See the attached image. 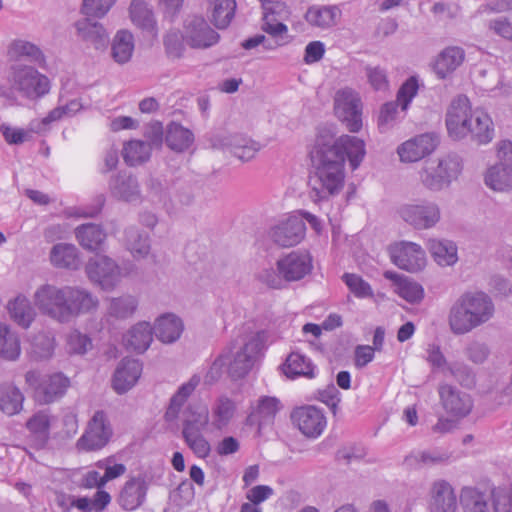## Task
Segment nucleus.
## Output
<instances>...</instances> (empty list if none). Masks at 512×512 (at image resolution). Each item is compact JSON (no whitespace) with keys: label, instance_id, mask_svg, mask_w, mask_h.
Masks as SVG:
<instances>
[{"label":"nucleus","instance_id":"f257e3e1","mask_svg":"<svg viewBox=\"0 0 512 512\" xmlns=\"http://www.w3.org/2000/svg\"><path fill=\"white\" fill-rule=\"evenodd\" d=\"M366 154L365 143L356 136L342 135L335 138L328 128H320L316 134L310 157L314 171L309 185L318 200L337 195L344 187L345 159L353 170L357 169Z\"/></svg>","mask_w":512,"mask_h":512},{"label":"nucleus","instance_id":"f03ea898","mask_svg":"<svg viewBox=\"0 0 512 512\" xmlns=\"http://www.w3.org/2000/svg\"><path fill=\"white\" fill-rule=\"evenodd\" d=\"M495 314L492 298L482 291L463 293L451 305L448 325L455 335H465L488 323Z\"/></svg>","mask_w":512,"mask_h":512},{"label":"nucleus","instance_id":"7ed1b4c3","mask_svg":"<svg viewBox=\"0 0 512 512\" xmlns=\"http://www.w3.org/2000/svg\"><path fill=\"white\" fill-rule=\"evenodd\" d=\"M50 90V78L34 65L24 62L10 64L5 78L0 82V95L8 100L21 97L36 101L49 94Z\"/></svg>","mask_w":512,"mask_h":512},{"label":"nucleus","instance_id":"20e7f679","mask_svg":"<svg viewBox=\"0 0 512 512\" xmlns=\"http://www.w3.org/2000/svg\"><path fill=\"white\" fill-rule=\"evenodd\" d=\"M182 420V436L186 445L199 458H206L211 452V445L204 436L211 431L210 413L206 405L189 403L180 418Z\"/></svg>","mask_w":512,"mask_h":512},{"label":"nucleus","instance_id":"39448f33","mask_svg":"<svg viewBox=\"0 0 512 512\" xmlns=\"http://www.w3.org/2000/svg\"><path fill=\"white\" fill-rule=\"evenodd\" d=\"M463 171V160L456 153L425 161L418 172L421 185L430 192H440L456 181Z\"/></svg>","mask_w":512,"mask_h":512},{"label":"nucleus","instance_id":"423d86ee","mask_svg":"<svg viewBox=\"0 0 512 512\" xmlns=\"http://www.w3.org/2000/svg\"><path fill=\"white\" fill-rule=\"evenodd\" d=\"M132 271L133 265L120 267L112 258L104 255L90 258L86 265L88 278L105 291L115 289Z\"/></svg>","mask_w":512,"mask_h":512},{"label":"nucleus","instance_id":"0eeeda50","mask_svg":"<svg viewBox=\"0 0 512 512\" xmlns=\"http://www.w3.org/2000/svg\"><path fill=\"white\" fill-rule=\"evenodd\" d=\"M25 381L34 390L37 401L44 404L62 398L70 386V379L61 372L41 376L36 371H28Z\"/></svg>","mask_w":512,"mask_h":512},{"label":"nucleus","instance_id":"6e6552de","mask_svg":"<svg viewBox=\"0 0 512 512\" xmlns=\"http://www.w3.org/2000/svg\"><path fill=\"white\" fill-rule=\"evenodd\" d=\"M334 111L352 133L362 128V101L359 93L352 88L339 89L334 97Z\"/></svg>","mask_w":512,"mask_h":512},{"label":"nucleus","instance_id":"1a4fd4ad","mask_svg":"<svg viewBox=\"0 0 512 512\" xmlns=\"http://www.w3.org/2000/svg\"><path fill=\"white\" fill-rule=\"evenodd\" d=\"M67 286L59 287L54 284L40 285L34 293V304L39 311L50 318L65 323L67 302Z\"/></svg>","mask_w":512,"mask_h":512},{"label":"nucleus","instance_id":"9d476101","mask_svg":"<svg viewBox=\"0 0 512 512\" xmlns=\"http://www.w3.org/2000/svg\"><path fill=\"white\" fill-rule=\"evenodd\" d=\"M267 235L280 248L295 247L304 240L306 225L299 215H287L271 225Z\"/></svg>","mask_w":512,"mask_h":512},{"label":"nucleus","instance_id":"9b49d317","mask_svg":"<svg viewBox=\"0 0 512 512\" xmlns=\"http://www.w3.org/2000/svg\"><path fill=\"white\" fill-rule=\"evenodd\" d=\"M403 221L418 230L435 227L441 219V210L436 202L421 200L402 205L398 210Z\"/></svg>","mask_w":512,"mask_h":512},{"label":"nucleus","instance_id":"f8f14e48","mask_svg":"<svg viewBox=\"0 0 512 512\" xmlns=\"http://www.w3.org/2000/svg\"><path fill=\"white\" fill-rule=\"evenodd\" d=\"M474 110L464 95L455 97L446 112L445 124L450 138L462 140L469 135Z\"/></svg>","mask_w":512,"mask_h":512},{"label":"nucleus","instance_id":"ddd939ff","mask_svg":"<svg viewBox=\"0 0 512 512\" xmlns=\"http://www.w3.org/2000/svg\"><path fill=\"white\" fill-rule=\"evenodd\" d=\"M389 255L394 265L410 273L421 272L427 265L425 250L415 242H396L390 245Z\"/></svg>","mask_w":512,"mask_h":512},{"label":"nucleus","instance_id":"4468645a","mask_svg":"<svg viewBox=\"0 0 512 512\" xmlns=\"http://www.w3.org/2000/svg\"><path fill=\"white\" fill-rule=\"evenodd\" d=\"M210 146L214 149L228 150L241 161H249L261 150L260 143L240 134L226 132L213 133L209 138Z\"/></svg>","mask_w":512,"mask_h":512},{"label":"nucleus","instance_id":"2eb2a0df","mask_svg":"<svg viewBox=\"0 0 512 512\" xmlns=\"http://www.w3.org/2000/svg\"><path fill=\"white\" fill-rule=\"evenodd\" d=\"M112 436V428L103 411H97L88 423L84 434L77 441V448L95 451L107 445Z\"/></svg>","mask_w":512,"mask_h":512},{"label":"nucleus","instance_id":"dca6fc26","mask_svg":"<svg viewBox=\"0 0 512 512\" xmlns=\"http://www.w3.org/2000/svg\"><path fill=\"white\" fill-rule=\"evenodd\" d=\"M291 421L305 437L311 439L321 436L327 425L323 411L312 405L295 408Z\"/></svg>","mask_w":512,"mask_h":512},{"label":"nucleus","instance_id":"f3484780","mask_svg":"<svg viewBox=\"0 0 512 512\" xmlns=\"http://www.w3.org/2000/svg\"><path fill=\"white\" fill-rule=\"evenodd\" d=\"M286 282L303 279L312 269V257L308 251L294 250L282 255L276 262Z\"/></svg>","mask_w":512,"mask_h":512},{"label":"nucleus","instance_id":"a211bd4d","mask_svg":"<svg viewBox=\"0 0 512 512\" xmlns=\"http://www.w3.org/2000/svg\"><path fill=\"white\" fill-rule=\"evenodd\" d=\"M261 349L259 334L252 336L232 357L226 355L228 372L233 378L244 377L252 368Z\"/></svg>","mask_w":512,"mask_h":512},{"label":"nucleus","instance_id":"6ab92c4d","mask_svg":"<svg viewBox=\"0 0 512 512\" xmlns=\"http://www.w3.org/2000/svg\"><path fill=\"white\" fill-rule=\"evenodd\" d=\"M438 142V136L435 133H423L399 145L397 153L402 162H417L430 155L436 149Z\"/></svg>","mask_w":512,"mask_h":512},{"label":"nucleus","instance_id":"aec40b11","mask_svg":"<svg viewBox=\"0 0 512 512\" xmlns=\"http://www.w3.org/2000/svg\"><path fill=\"white\" fill-rule=\"evenodd\" d=\"M67 302L65 323L81 314H88L96 311L99 307V299L84 288L67 286Z\"/></svg>","mask_w":512,"mask_h":512},{"label":"nucleus","instance_id":"412c9836","mask_svg":"<svg viewBox=\"0 0 512 512\" xmlns=\"http://www.w3.org/2000/svg\"><path fill=\"white\" fill-rule=\"evenodd\" d=\"M439 396L444 410L453 417L463 418L473 408L471 396L455 386L449 384L441 385Z\"/></svg>","mask_w":512,"mask_h":512},{"label":"nucleus","instance_id":"4be33fe9","mask_svg":"<svg viewBox=\"0 0 512 512\" xmlns=\"http://www.w3.org/2000/svg\"><path fill=\"white\" fill-rule=\"evenodd\" d=\"M131 23L152 38H157L159 26L154 8L146 0H131L128 6Z\"/></svg>","mask_w":512,"mask_h":512},{"label":"nucleus","instance_id":"5701e85b","mask_svg":"<svg viewBox=\"0 0 512 512\" xmlns=\"http://www.w3.org/2000/svg\"><path fill=\"white\" fill-rule=\"evenodd\" d=\"M148 483L144 477L138 475L129 478L122 486L117 502L125 511H135L146 501Z\"/></svg>","mask_w":512,"mask_h":512},{"label":"nucleus","instance_id":"b1692460","mask_svg":"<svg viewBox=\"0 0 512 512\" xmlns=\"http://www.w3.org/2000/svg\"><path fill=\"white\" fill-rule=\"evenodd\" d=\"M23 59L29 60L40 68L47 66V57L37 44L25 39H15L7 48L8 66L15 62H23Z\"/></svg>","mask_w":512,"mask_h":512},{"label":"nucleus","instance_id":"393cba45","mask_svg":"<svg viewBox=\"0 0 512 512\" xmlns=\"http://www.w3.org/2000/svg\"><path fill=\"white\" fill-rule=\"evenodd\" d=\"M143 371L137 359L124 358L118 364L112 379V387L118 394H124L136 385Z\"/></svg>","mask_w":512,"mask_h":512},{"label":"nucleus","instance_id":"a878e982","mask_svg":"<svg viewBox=\"0 0 512 512\" xmlns=\"http://www.w3.org/2000/svg\"><path fill=\"white\" fill-rule=\"evenodd\" d=\"M77 37L99 50L107 46L109 33L101 22L92 17H84L74 23Z\"/></svg>","mask_w":512,"mask_h":512},{"label":"nucleus","instance_id":"bb28decb","mask_svg":"<svg viewBox=\"0 0 512 512\" xmlns=\"http://www.w3.org/2000/svg\"><path fill=\"white\" fill-rule=\"evenodd\" d=\"M456 506V495L451 484L442 479L434 481L429 491V511L455 512Z\"/></svg>","mask_w":512,"mask_h":512},{"label":"nucleus","instance_id":"cd10ccee","mask_svg":"<svg viewBox=\"0 0 512 512\" xmlns=\"http://www.w3.org/2000/svg\"><path fill=\"white\" fill-rule=\"evenodd\" d=\"M342 16V11L337 5H311L304 18L306 22L313 28L320 30H328L335 27Z\"/></svg>","mask_w":512,"mask_h":512},{"label":"nucleus","instance_id":"c85d7f7f","mask_svg":"<svg viewBox=\"0 0 512 512\" xmlns=\"http://www.w3.org/2000/svg\"><path fill=\"white\" fill-rule=\"evenodd\" d=\"M186 40L193 48H208L216 44L219 35L201 17H194L186 25Z\"/></svg>","mask_w":512,"mask_h":512},{"label":"nucleus","instance_id":"c756f323","mask_svg":"<svg viewBox=\"0 0 512 512\" xmlns=\"http://www.w3.org/2000/svg\"><path fill=\"white\" fill-rule=\"evenodd\" d=\"M200 381L201 377L198 374H194L187 382L179 386L177 391L172 395L166 409V421L174 422L182 417L183 411L187 407V401L200 384Z\"/></svg>","mask_w":512,"mask_h":512},{"label":"nucleus","instance_id":"7c9ffc66","mask_svg":"<svg viewBox=\"0 0 512 512\" xmlns=\"http://www.w3.org/2000/svg\"><path fill=\"white\" fill-rule=\"evenodd\" d=\"M263 8L262 29L273 37L282 36L287 33L288 28L281 23L276 16L282 17L287 13L284 2L274 0H259Z\"/></svg>","mask_w":512,"mask_h":512},{"label":"nucleus","instance_id":"2f4dec72","mask_svg":"<svg viewBox=\"0 0 512 512\" xmlns=\"http://www.w3.org/2000/svg\"><path fill=\"white\" fill-rule=\"evenodd\" d=\"M281 370L288 379L294 380L299 377L312 379L316 376L317 369L309 357L293 351L281 365Z\"/></svg>","mask_w":512,"mask_h":512},{"label":"nucleus","instance_id":"473e14b6","mask_svg":"<svg viewBox=\"0 0 512 512\" xmlns=\"http://www.w3.org/2000/svg\"><path fill=\"white\" fill-rule=\"evenodd\" d=\"M465 60V51L458 46L443 49L435 59L433 70L439 79L451 75Z\"/></svg>","mask_w":512,"mask_h":512},{"label":"nucleus","instance_id":"72a5a7b5","mask_svg":"<svg viewBox=\"0 0 512 512\" xmlns=\"http://www.w3.org/2000/svg\"><path fill=\"white\" fill-rule=\"evenodd\" d=\"M152 329L161 342L169 344L180 338L184 325L177 315L165 313L155 320Z\"/></svg>","mask_w":512,"mask_h":512},{"label":"nucleus","instance_id":"f704fd0d","mask_svg":"<svg viewBox=\"0 0 512 512\" xmlns=\"http://www.w3.org/2000/svg\"><path fill=\"white\" fill-rule=\"evenodd\" d=\"M123 245L136 260L146 259L151 251V243L148 233L135 226L125 229Z\"/></svg>","mask_w":512,"mask_h":512},{"label":"nucleus","instance_id":"c9c22d12","mask_svg":"<svg viewBox=\"0 0 512 512\" xmlns=\"http://www.w3.org/2000/svg\"><path fill=\"white\" fill-rule=\"evenodd\" d=\"M426 247L433 260L441 267L453 266L458 261V248L451 240L429 238Z\"/></svg>","mask_w":512,"mask_h":512},{"label":"nucleus","instance_id":"e433bc0d","mask_svg":"<svg viewBox=\"0 0 512 512\" xmlns=\"http://www.w3.org/2000/svg\"><path fill=\"white\" fill-rule=\"evenodd\" d=\"M237 412L236 403L227 396L216 398L211 407V431H220L227 427Z\"/></svg>","mask_w":512,"mask_h":512},{"label":"nucleus","instance_id":"4c0bfd02","mask_svg":"<svg viewBox=\"0 0 512 512\" xmlns=\"http://www.w3.org/2000/svg\"><path fill=\"white\" fill-rule=\"evenodd\" d=\"M135 40L133 33L128 29H120L113 36L111 42V56L118 64L128 63L134 53Z\"/></svg>","mask_w":512,"mask_h":512},{"label":"nucleus","instance_id":"58836bf2","mask_svg":"<svg viewBox=\"0 0 512 512\" xmlns=\"http://www.w3.org/2000/svg\"><path fill=\"white\" fill-rule=\"evenodd\" d=\"M49 260L56 268L75 270L80 264L79 251L73 244L58 243L51 248Z\"/></svg>","mask_w":512,"mask_h":512},{"label":"nucleus","instance_id":"ea45409f","mask_svg":"<svg viewBox=\"0 0 512 512\" xmlns=\"http://www.w3.org/2000/svg\"><path fill=\"white\" fill-rule=\"evenodd\" d=\"M111 194L122 201L132 202L140 198V189L135 177L125 173L112 178L109 183Z\"/></svg>","mask_w":512,"mask_h":512},{"label":"nucleus","instance_id":"a19ab883","mask_svg":"<svg viewBox=\"0 0 512 512\" xmlns=\"http://www.w3.org/2000/svg\"><path fill=\"white\" fill-rule=\"evenodd\" d=\"M484 183L494 192L512 191V167L500 164L490 166L484 174Z\"/></svg>","mask_w":512,"mask_h":512},{"label":"nucleus","instance_id":"79ce46f5","mask_svg":"<svg viewBox=\"0 0 512 512\" xmlns=\"http://www.w3.org/2000/svg\"><path fill=\"white\" fill-rule=\"evenodd\" d=\"M153 340V329L149 322L136 323L125 334L124 342L128 348L138 353L146 351Z\"/></svg>","mask_w":512,"mask_h":512},{"label":"nucleus","instance_id":"37998d69","mask_svg":"<svg viewBox=\"0 0 512 512\" xmlns=\"http://www.w3.org/2000/svg\"><path fill=\"white\" fill-rule=\"evenodd\" d=\"M469 135L479 144H487L494 137V125L489 114L481 108L474 109Z\"/></svg>","mask_w":512,"mask_h":512},{"label":"nucleus","instance_id":"c03bdc74","mask_svg":"<svg viewBox=\"0 0 512 512\" xmlns=\"http://www.w3.org/2000/svg\"><path fill=\"white\" fill-rule=\"evenodd\" d=\"M75 237L84 249L97 251L103 248L107 235L101 226L87 223L76 228Z\"/></svg>","mask_w":512,"mask_h":512},{"label":"nucleus","instance_id":"a18cd8bd","mask_svg":"<svg viewBox=\"0 0 512 512\" xmlns=\"http://www.w3.org/2000/svg\"><path fill=\"white\" fill-rule=\"evenodd\" d=\"M490 501L491 493L473 487L461 490L460 503L464 512H490Z\"/></svg>","mask_w":512,"mask_h":512},{"label":"nucleus","instance_id":"49530a36","mask_svg":"<svg viewBox=\"0 0 512 512\" xmlns=\"http://www.w3.org/2000/svg\"><path fill=\"white\" fill-rule=\"evenodd\" d=\"M54 420L47 410H43L33 414L26 422V428L39 445L42 446L48 441Z\"/></svg>","mask_w":512,"mask_h":512},{"label":"nucleus","instance_id":"de8ad7c7","mask_svg":"<svg viewBox=\"0 0 512 512\" xmlns=\"http://www.w3.org/2000/svg\"><path fill=\"white\" fill-rule=\"evenodd\" d=\"M7 310L10 317L23 328H28L35 318V311L29 299L23 295H18L13 300H10Z\"/></svg>","mask_w":512,"mask_h":512},{"label":"nucleus","instance_id":"09e8293b","mask_svg":"<svg viewBox=\"0 0 512 512\" xmlns=\"http://www.w3.org/2000/svg\"><path fill=\"white\" fill-rule=\"evenodd\" d=\"M138 308L137 297L131 294H124L109 299L107 315L119 320H125L134 315Z\"/></svg>","mask_w":512,"mask_h":512},{"label":"nucleus","instance_id":"8fccbe9b","mask_svg":"<svg viewBox=\"0 0 512 512\" xmlns=\"http://www.w3.org/2000/svg\"><path fill=\"white\" fill-rule=\"evenodd\" d=\"M22 392L11 383L0 385V411L12 416L19 413L23 407Z\"/></svg>","mask_w":512,"mask_h":512},{"label":"nucleus","instance_id":"3c124183","mask_svg":"<svg viewBox=\"0 0 512 512\" xmlns=\"http://www.w3.org/2000/svg\"><path fill=\"white\" fill-rule=\"evenodd\" d=\"M21 353L19 336L6 325L0 323V356L8 361H15Z\"/></svg>","mask_w":512,"mask_h":512},{"label":"nucleus","instance_id":"603ef678","mask_svg":"<svg viewBox=\"0 0 512 512\" xmlns=\"http://www.w3.org/2000/svg\"><path fill=\"white\" fill-rule=\"evenodd\" d=\"M151 155V145L141 140H131L123 147V158L130 166L146 162Z\"/></svg>","mask_w":512,"mask_h":512},{"label":"nucleus","instance_id":"864d4df0","mask_svg":"<svg viewBox=\"0 0 512 512\" xmlns=\"http://www.w3.org/2000/svg\"><path fill=\"white\" fill-rule=\"evenodd\" d=\"M280 409V402L275 397H263L250 415L251 422H258L261 427L270 423Z\"/></svg>","mask_w":512,"mask_h":512},{"label":"nucleus","instance_id":"5fc2aeb1","mask_svg":"<svg viewBox=\"0 0 512 512\" xmlns=\"http://www.w3.org/2000/svg\"><path fill=\"white\" fill-rule=\"evenodd\" d=\"M211 7V20L214 25L219 29L226 28L234 17L235 0H212Z\"/></svg>","mask_w":512,"mask_h":512},{"label":"nucleus","instance_id":"6e6d98bb","mask_svg":"<svg viewBox=\"0 0 512 512\" xmlns=\"http://www.w3.org/2000/svg\"><path fill=\"white\" fill-rule=\"evenodd\" d=\"M193 141L194 136L189 129L176 123L169 125L166 134V143L171 149L184 151L192 145Z\"/></svg>","mask_w":512,"mask_h":512},{"label":"nucleus","instance_id":"4d7b16f0","mask_svg":"<svg viewBox=\"0 0 512 512\" xmlns=\"http://www.w3.org/2000/svg\"><path fill=\"white\" fill-rule=\"evenodd\" d=\"M117 0H82L80 13L86 17L103 19L115 6Z\"/></svg>","mask_w":512,"mask_h":512},{"label":"nucleus","instance_id":"13d9d810","mask_svg":"<svg viewBox=\"0 0 512 512\" xmlns=\"http://www.w3.org/2000/svg\"><path fill=\"white\" fill-rule=\"evenodd\" d=\"M96 467L104 470V479L106 483L120 478L126 471V465L119 462L116 455L108 456L96 462Z\"/></svg>","mask_w":512,"mask_h":512},{"label":"nucleus","instance_id":"bf43d9fd","mask_svg":"<svg viewBox=\"0 0 512 512\" xmlns=\"http://www.w3.org/2000/svg\"><path fill=\"white\" fill-rule=\"evenodd\" d=\"M342 280L356 298L364 299L373 297L372 287L361 276L354 273H345L342 276Z\"/></svg>","mask_w":512,"mask_h":512},{"label":"nucleus","instance_id":"052dcab7","mask_svg":"<svg viewBox=\"0 0 512 512\" xmlns=\"http://www.w3.org/2000/svg\"><path fill=\"white\" fill-rule=\"evenodd\" d=\"M394 292L409 303H419L424 297L423 287L408 277L399 283Z\"/></svg>","mask_w":512,"mask_h":512},{"label":"nucleus","instance_id":"680f3d73","mask_svg":"<svg viewBox=\"0 0 512 512\" xmlns=\"http://www.w3.org/2000/svg\"><path fill=\"white\" fill-rule=\"evenodd\" d=\"M54 351V340L48 333H39L31 341V354L37 359L49 358Z\"/></svg>","mask_w":512,"mask_h":512},{"label":"nucleus","instance_id":"e2e57ef3","mask_svg":"<svg viewBox=\"0 0 512 512\" xmlns=\"http://www.w3.org/2000/svg\"><path fill=\"white\" fill-rule=\"evenodd\" d=\"M419 90V82L417 77H409L399 88L396 101L400 105L402 111L409 108L410 103L416 97Z\"/></svg>","mask_w":512,"mask_h":512},{"label":"nucleus","instance_id":"0e129e2a","mask_svg":"<svg viewBox=\"0 0 512 512\" xmlns=\"http://www.w3.org/2000/svg\"><path fill=\"white\" fill-rule=\"evenodd\" d=\"M447 374L453 376L461 385L467 388H472L476 384L473 369L463 362L450 363Z\"/></svg>","mask_w":512,"mask_h":512},{"label":"nucleus","instance_id":"69168bd1","mask_svg":"<svg viewBox=\"0 0 512 512\" xmlns=\"http://www.w3.org/2000/svg\"><path fill=\"white\" fill-rule=\"evenodd\" d=\"M67 349L72 354L83 355L92 349V340L88 335L74 330L67 337Z\"/></svg>","mask_w":512,"mask_h":512},{"label":"nucleus","instance_id":"338daca9","mask_svg":"<svg viewBox=\"0 0 512 512\" xmlns=\"http://www.w3.org/2000/svg\"><path fill=\"white\" fill-rule=\"evenodd\" d=\"M149 196L154 204L161 206L168 213L177 208V204L172 200L169 192L160 182L152 183Z\"/></svg>","mask_w":512,"mask_h":512},{"label":"nucleus","instance_id":"774afa93","mask_svg":"<svg viewBox=\"0 0 512 512\" xmlns=\"http://www.w3.org/2000/svg\"><path fill=\"white\" fill-rule=\"evenodd\" d=\"M495 512H512V486L498 487L491 492Z\"/></svg>","mask_w":512,"mask_h":512}]
</instances>
